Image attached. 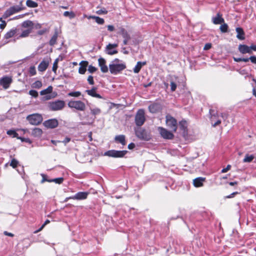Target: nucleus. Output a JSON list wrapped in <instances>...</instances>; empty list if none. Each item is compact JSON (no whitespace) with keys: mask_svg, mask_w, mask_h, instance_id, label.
<instances>
[{"mask_svg":"<svg viewBox=\"0 0 256 256\" xmlns=\"http://www.w3.org/2000/svg\"><path fill=\"white\" fill-rule=\"evenodd\" d=\"M126 68V64L118 58L114 59L109 64L110 71L113 74H118Z\"/></svg>","mask_w":256,"mask_h":256,"instance_id":"obj_1","label":"nucleus"},{"mask_svg":"<svg viewBox=\"0 0 256 256\" xmlns=\"http://www.w3.org/2000/svg\"><path fill=\"white\" fill-rule=\"evenodd\" d=\"M134 132L136 136L140 140L148 141L151 138L150 132L140 126L136 127Z\"/></svg>","mask_w":256,"mask_h":256,"instance_id":"obj_2","label":"nucleus"},{"mask_svg":"<svg viewBox=\"0 0 256 256\" xmlns=\"http://www.w3.org/2000/svg\"><path fill=\"white\" fill-rule=\"evenodd\" d=\"M34 23L30 20H27L24 22L22 24V27L23 28L22 30V33L19 36L20 38H26L29 36L32 32V29L34 28Z\"/></svg>","mask_w":256,"mask_h":256,"instance_id":"obj_3","label":"nucleus"},{"mask_svg":"<svg viewBox=\"0 0 256 256\" xmlns=\"http://www.w3.org/2000/svg\"><path fill=\"white\" fill-rule=\"evenodd\" d=\"M135 123L137 126H141L146 121L144 110L140 109L137 112L135 116Z\"/></svg>","mask_w":256,"mask_h":256,"instance_id":"obj_4","label":"nucleus"},{"mask_svg":"<svg viewBox=\"0 0 256 256\" xmlns=\"http://www.w3.org/2000/svg\"><path fill=\"white\" fill-rule=\"evenodd\" d=\"M26 120L32 125H38L42 123L43 118L41 114H34L27 116Z\"/></svg>","mask_w":256,"mask_h":256,"instance_id":"obj_5","label":"nucleus"},{"mask_svg":"<svg viewBox=\"0 0 256 256\" xmlns=\"http://www.w3.org/2000/svg\"><path fill=\"white\" fill-rule=\"evenodd\" d=\"M166 124L172 132H176V131L178 128L177 120L170 115L166 116Z\"/></svg>","mask_w":256,"mask_h":256,"instance_id":"obj_6","label":"nucleus"},{"mask_svg":"<svg viewBox=\"0 0 256 256\" xmlns=\"http://www.w3.org/2000/svg\"><path fill=\"white\" fill-rule=\"evenodd\" d=\"M68 106L70 108H75L78 110L84 111L86 109L84 103L80 100H71L68 103Z\"/></svg>","mask_w":256,"mask_h":256,"instance_id":"obj_7","label":"nucleus"},{"mask_svg":"<svg viewBox=\"0 0 256 256\" xmlns=\"http://www.w3.org/2000/svg\"><path fill=\"white\" fill-rule=\"evenodd\" d=\"M126 150H110L105 153V155L113 158H122L127 153Z\"/></svg>","mask_w":256,"mask_h":256,"instance_id":"obj_8","label":"nucleus"},{"mask_svg":"<svg viewBox=\"0 0 256 256\" xmlns=\"http://www.w3.org/2000/svg\"><path fill=\"white\" fill-rule=\"evenodd\" d=\"M90 194L89 192H77L75 195L66 198L65 201H68V200L73 199L76 200H84L87 198L88 196Z\"/></svg>","mask_w":256,"mask_h":256,"instance_id":"obj_9","label":"nucleus"},{"mask_svg":"<svg viewBox=\"0 0 256 256\" xmlns=\"http://www.w3.org/2000/svg\"><path fill=\"white\" fill-rule=\"evenodd\" d=\"M158 130L161 136L164 139L172 140L174 138V134L162 127H158Z\"/></svg>","mask_w":256,"mask_h":256,"instance_id":"obj_10","label":"nucleus"},{"mask_svg":"<svg viewBox=\"0 0 256 256\" xmlns=\"http://www.w3.org/2000/svg\"><path fill=\"white\" fill-rule=\"evenodd\" d=\"M65 103L63 100H56L50 103V108L52 110H62L64 106Z\"/></svg>","mask_w":256,"mask_h":256,"instance_id":"obj_11","label":"nucleus"},{"mask_svg":"<svg viewBox=\"0 0 256 256\" xmlns=\"http://www.w3.org/2000/svg\"><path fill=\"white\" fill-rule=\"evenodd\" d=\"M22 10V8L18 6H13L7 10L3 15V18H6L11 15L18 12Z\"/></svg>","mask_w":256,"mask_h":256,"instance_id":"obj_12","label":"nucleus"},{"mask_svg":"<svg viewBox=\"0 0 256 256\" xmlns=\"http://www.w3.org/2000/svg\"><path fill=\"white\" fill-rule=\"evenodd\" d=\"M43 124L48 128H54L58 126V122L56 119L52 118L46 120Z\"/></svg>","mask_w":256,"mask_h":256,"instance_id":"obj_13","label":"nucleus"},{"mask_svg":"<svg viewBox=\"0 0 256 256\" xmlns=\"http://www.w3.org/2000/svg\"><path fill=\"white\" fill-rule=\"evenodd\" d=\"M118 34L124 38L123 43L124 45L127 44L128 41L130 39V36L128 32L123 28H120Z\"/></svg>","mask_w":256,"mask_h":256,"instance_id":"obj_14","label":"nucleus"},{"mask_svg":"<svg viewBox=\"0 0 256 256\" xmlns=\"http://www.w3.org/2000/svg\"><path fill=\"white\" fill-rule=\"evenodd\" d=\"M12 82V78L10 76H4L0 79V85L4 88L6 89Z\"/></svg>","mask_w":256,"mask_h":256,"instance_id":"obj_15","label":"nucleus"},{"mask_svg":"<svg viewBox=\"0 0 256 256\" xmlns=\"http://www.w3.org/2000/svg\"><path fill=\"white\" fill-rule=\"evenodd\" d=\"M118 44H109L106 46V53L110 55H113L118 53V51L116 50Z\"/></svg>","mask_w":256,"mask_h":256,"instance_id":"obj_16","label":"nucleus"},{"mask_svg":"<svg viewBox=\"0 0 256 256\" xmlns=\"http://www.w3.org/2000/svg\"><path fill=\"white\" fill-rule=\"evenodd\" d=\"M98 65L100 68V70L102 72L106 73L108 72V68L106 65V60L102 58H98Z\"/></svg>","mask_w":256,"mask_h":256,"instance_id":"obj_17","label":"nucleus"},{"mask_svg":"<svg viewBox=\"0 0 256 256\" xmlns=\"http://www.w3.org/2000/svg\"><path fill=\"white\" fill-rule=\"evenodd\" d=\"M206 181V178L198 177L193 180V184L196 188H199L204 186V182Z\"/></svg>","mask_w":256,"mask_h":256,"instance_id":"obj_18","label":"nucleus"},{"mask_svg":"<svg viewBox=\"0 0 256 256\" xmlns=\"http://www.w3.org/2000/svg\"><path fill=\"white\" fill-rule=\"evenodd\" d=\"M238 50L242 54H252V52L250 50V46L245 44H240L238 46Z\"/></svg>","mask_w":256,"mask_h":256,"instance_id":"obj_19","label":"nucleus"},{"mask_svg":"<svg viewBox=\"0 0 256 256\" xmlns=\"http://www.w3.org/2000/svg\"><path fill=\"white\" fill-rule=\"evenodd\" d=\"M49 64V60H43L38 66V70L40 72L45 71Z\"/></svg>","mask_w":256,"mask_h":256,"instance_id":"obj_20","label":"nucleus"},{"mask_svg":"<svg viewBox=\"0 0 256 256\" xmlns=\"http://www.w3.org/2000/svg\"><path fill=\"white\" fill-rule=\"evenodd\" d=\"M88 65V62L87 61H82L80 63V68L78 69V72L80 74H84L86 70V67Z\"/></svg>","mask_w":256,"mask_h":256,"instance_id":"obj_21","label":"nucleus"},{"mask_svg":"<svg viewBox=\"0 0 256 256\" xmlns=\"http://www.w3.org/2000/svg\"><path fill=\"white\" fill-rule=\"evenodd\" d=\"M84 17L87 18L88 19H94L96 20V22L100 24H102L104 22V19L102 18H100L98 16H87L86 15H84Z\"/></svg>","mask_w":256,"mask_h":256,"instance_id":"obj_22","label":"nucleus"},{"mask_svg":"<svg viewBox=\"0 0 256 256\" xmlns=\"http://www.w3.org/2000/svg\"><path fill=\"white\" fill-rule=\"evenodd\" d=\"M212 21L214 24H218L223 23L224 20L222 17V16L218 13L216 17L212 18Z\"/></svg>","mask_w":256,"mask_h":256,"instance_id":"obj_23","label":"nucleus"},{"mask_svg":"<svg viewBox=\"0 0 256 256\" xmlns=\"http://www.w3.org/2000/svg\"><path fill=\"white\" fill-rule=\"evenodd\" d=\"M114 140L116 142L121 144L123 146L126 144V136L124 135L121 134L116 136Z\"/></svg>","mask_w":256,"mask_h":256,"instance_id":"obj_24","label":"nucleus"},{"mask_svg":"<svg viewBox=\"0 0 256 256\" xmlns=\"http://www.w3.org/2000/svg\"><path fill=\"white\" fill-rule=\"evenodd\" d=\"M187 127L188 124L186 120H182L179 122V128L181 130L183 131L184 134L187 133Z\"/></svg>","mask_w":256,"mask_h":256,"instance_id":"obj_25","label":"nucleus"},{"mask_svg":"<svg viewBox=\"0 0 256 256\" xmlns=\"http://www.w3.org/2000/svg\"><path fill=\"white\" fill-rule=\"evenodd\" d=\"M236 32L237 33L236 38L240 40L244 39V33L243 30L240 28H236Z\"/></svg>","mask_w":256,"mask_h":256,"instance_id":"obj_26","label":"nucleus"},{"mask_svg":"<svg viewBox=\"0 0 256 256\" xmlns=\"http://www.w3.org/2000/svg\"><path fill=\"white\" fill-rule=\"evenodd\" d=\"M146 64V62H138L135 66V67L134 68V72L136 74H138L140 72L141 68L143 66H144Z\"/></svg>","mask_w":256,"mask_h":256,"instance_id":"obj_27","label":"nucleus"},{"mask_svg":"<svg viewBox=\"0 0 256 256\" xmlns=\"http://www.w3.org/2000/svg\"><path fill=\"white\" fill-rule=\"evenodd\" d=\"M42 134V130L40 128H34L32 130V134L34 137L40 136Z\"/></svg>","mask_w":256,"mask_h":256,"instance_id":"obj_28","label":"nucleus"},{"mask_svg":"<svg viewBox=\"0 0 256 256\" xmlns=\"http://www.w3.org/2000/svg\"><path fill=\"white\" fill-rule=\"evenodd\" d=\"M16 32V29H12L8 32L4 36V38L6 39L10 38L13 37Z\"/></svg>","mask_w":256,"mask_h":256,"instance_id":"obj_29","label":"nucleus"},{"mask_svg":"<svg viewBox=\"0 0 256 256\" xmlns=\"http://www.w3.org/2000/svg\"><path fill=\"white\" fill-rule=\"evenodd\" d=\"M209 114L212 120L214 118H218V112H215L214 110L212 108L210 109Z\"/></svg>","mask_w":256,"mask_h":256,"instance_id":"obj_30","label":"nucleus"},{"mask_svg":"<svg viewBox=\"0 0 256 256\" xmlns=\"http://www.w3.org/2000/svg\"><path fill=\"white\" fill-rule=\"evenodd\" d=\"M6 134L12 138H16L18 139H22L21 138L18 136V134L14 130H10L7 131Z\"/></svg>","mask_w":256,"mask_h":256,"instance_id":"obj_31","label":"nucleus"},{"mask_svg":"<svg viewBox=\"0 0 256 256\" xmlns=\"http://www.w3.org/2000/svg\"><path fill=\"white\" fill-rule=\"evenodd\" d=\"M26 4L28 7L32 8H36L38 6L36 2L32 0H27L26 2Z\"/></svg>","mask_w":256,"mask_h":256,"instance_id":"obj_32","label":"nucleus"},{"mask_svg":"<svg viewBox=\"0 0 256 256\" xmlns=\"http://www.w3.org/2000/svg\"><path fill=\"white\" fill-rule=\"evenodd\" d=\"M87 94L90 96H100V95L96 93V88H94L90 90H86Z\"/></svg>","mask_w":256,"mask_h":256,"instance_id":"obj_33","label":"nucleus"},{"mask_svg":"<svg viewBox=\"0 0 256 256\" xmlns=\"http://www.w3.org/2000/svg\"><path fill=\"white\" fill-rule=\"evenodd\" d=\"M58 33L56 32H55V34H54V36H52V38H51V39L50 40L49 44L50 46H54V44H56L57 38H58Z\"/></svg>","mask_w":256,"mask_h":256,"instance_id":"obj_34","label":"nucleus"},{"mask_svg":"<svg viewBox=\"0 0 256 256\" xmlns=\"http://www.w3.org/2000/svg\"><path fill=\"white\" fill-rule=\"evenodd\" d=\"M52 91V87L49 86L47 88L42 90L40 92L41 95H46L50 94Z\"/></svg>","mask_w":256,"mask_h":256,"instance_id":"obj_35","label":"nucleus"},{"mask_svg":"<svg viewBox=\"0 0 256 256\" xmlns=\"http://www.w3.org/2000/svg\"><path fill=\"white\" fill-rule=\"evenodd\" d=\"M254 159V156L253 155L246 154L243 160L244 162H250Z\"/></svg>","mask_w":256,"mask_h":256,"instance_id":"obj_36","label":"nucleus"},{"mask_svg":"<svg viewBox=\"0 0 256 256\" xmlns=\"http://www.w3.org/2000/svg\"><path fill=\"white\" fill-rule=\"evenodd\" d=\"M64 16L66 17H69L70 19L76 16L75 14L73 12L66 11L64 12Z\"/></svg>","mask_w":256,"mask_h":256,"instance_id":"obj_37","label":"nucleus"},{"mask_svg":"<svg viewBox=\"0 0 256 256\" xmlns=\"http://www.w3.org/2000/svg\"><path fill=\"white\" fill-rule=\"evenodd\" d=\"M158 108V106L156 104H150L148 106L150 111L152 113L156 112L157 111Z\"/></svg>","mask_w":256,"mask_h":256,"instance_id":"obj_38","label":"nucleus"},{"mask_svg":"<svg viewBox=\"0 0 256 256\" xmlns=\"http://www.w3.org/2000/svg\"><path fill=\"white\" fill-rule=\"evenodd\" d=\"M42 86V82L40 80H37L32 84V88H40Z\"/></svg>","mask_w":256,"mask_h":256,"instance_id":"obj_39","label":"nucleus"},{"mask_svg":"<svg viewBox=\"0 0 256 256\" xmlns=\"http://www.w3.org/2000/svg\"><path fill=\"white\" fill-rule=\"evenodd\" d=\"M28 73L30 76H34L36 74V72L34 66H31L29 68Z\"/></svg>","mask_w":256,"mask_h":256,"instance_id":"obj_40","label":"nucleus"},{"mask_svg":"<svg viewBox=\"0 0 256 256\" xmlns=\"http://www.w3.org/2000/svg\"><path fill=\"white\" fill-rule=\"evenodd\" d=\"M18 164V162L15 158H13L10 164V166H11L14 168H17Z\"/></svg>","mask_w":256,"mask_h":256,"instance_id":"obj_41","label":"nucleus"},{"mask_svg":"<svg viewBox=\"0 0 256 256\" xmlns=\"http://www.w3.org/2000/svg\"><path fill=\"white\" fill-rule=\"evenodd\" d=\"M50 222V220H46L44 224L36 230L34 231V234H36L40 232L41 230H42L44 228V226L48 224H49Z\"/></svg>","mask_w":256,"mask_h":256,"instance_id":"obj_42","label":"nucleus"},{"mask_svg":"<svg viewBox=\"0 0 256 256\" xmlns=\"http://www.w3.org/2000/svg\"><path fill=\"white\" fill-rule=\"evenodd\" d=\"M64 178L60 177L51 180V182H54L56 184H61L64 182Z\"/></svg>","mask_w":256,"mask_h":256,"instance_id":"obj_43","label":"nucleus"},{"mask_svg":"<svg viewBox=\"0 0 256 256\" xmlns=\"http://www.w3.org/2000/svg\"><path fill=\"white\" fill-rule=\"evenodd\" d=\"M90 110L91 113L94 116L100 114L101 112L100 110L98 108L90 109Z\"/></svg>","mask_w":256,"mask_h":256,"instance_id":"obj_44","label":"nucleus"},{"mask_svg":"<svg viewBox=\"0 0 256 256\" xmlns=\"http://www.w3.org/2000/svg\"><path fill=\"white\" fill-rule=\"evenodd\" d=\"M228 26L226 24H222L220 26V30L222 32H227Z\"/></svg>","mask_w":256,"mask_h":256,"instance_id":"obj_45","label":"nucleus"},{"mask_svg":"<svg viewBox=\"0 0 256 256\" xmlns=\"http://www.w3.org/2000/svg\"><path fill=\"white\" fill-rule=\"evenodd\" d=\"M41 176H42V180L41 181L42 183H44L45 182H51V180H49V179L47 178L46 175L42 174H41Z\"/></svg>","mask_w":256,"mask_h":256,"instance_id":"obj_46","label":"nucleus"},{"mask_svg":"<svg viewBox=\"0 0 256 256\" xmlns=\"http://www.w3.org/2000/svg\"><path fill=\"white\" fill-rule=\"evenodd\" d=\"M58 59H56L54 61V62L53 64V66H52V70L54 72H56L57 68H58Z\"/></svg>","mask_w":256,"mask_h":256,"instance_id":"obj_47","label":"nucleus"},{"mask_svg":"<svg viewBox=\"0 0 256 256\" xmlns=\"http://www.w3.org/2000/svg\"><path fill=\"white\" fill-rule=\"evenodd\" d=\"M97 70V68H95L94 66H89L88 68V71L90 73H92L95 72Z\"/></svg>","mask_w":256,"mask_h":256,"instance_id":"obj_48","label":"nucleus"},{"mask_svg":"<svg viewBox=\"0 0 256 256\" xmlns=\"http://www.w3.org/2000/svg\"><path fill=\"white\" fill-rule=\"evenodd\" d=\"M0 22H1V24H0V28L2 30H4L6 27V24L5 21L2 20V18H0Z\"/></svg>","mask_w":256,"mask_h":256,"instance_id":"obj_49","label":"nucleus"},{"mask_svg":"<svg viewBox=\"0 0 256 256\" xmlns=\"http://www.w3.org/2000/svg\"><path fill=\"white\" fill-rule=\"evenodd\" d=\"M176 88V84L172 81L170 82V89L172 91H174Z\"/></svg>","mask_w":256,"mask_h":256,"instance_id":"obj_50","label":"nucleus"},{"mask_svg":"<svg viewBox=\"0 0 256 256\" xmlns=\"http://www.w3.org/2000/svg\"><path fill=\"white\" fill-rule=\"evenodd\" d=\"M231 168V166L230 164H228L226 168H223L222 170V173L226 172L228 170H230Z\"/></svg>","mask_w":256,"mask_h":256,"instance_id":"obj_51","label":"nucleus"},{"mask_svg":"<svg viewBox=\"0 0 256 256\" xmlns=\"http://www.w3.org/2000/svg\"><path fill=\"white\" fill-rule=\"evenodd\" d=\"M29 94L31 96H38V92L34 90H30L29 92Z\"/></svg>","mask_w":256,"mask_h":256,"instance_id":"obj_52","label":"nucleus"},{"mask_svg":"<svg viewBox=\"0 0 256 256\" xmlns=\"http://www.w3.org/2000/svg\"><path fill=\"white\" fill-rule=\"evenodd\" d=\"M69 96H80L81 94L79 92H70L68 94Z\"/></svg>","mask_w":256,"mask_h":256,"instance_id":"obj_53","label":"nucleus"},{"mask_svg":"<svg viewBox=\"0 0 256 256\" xmlns=\"http://www.w3.org/2000/svg\"><path fill=\"white\" fill-rule=\"evenodd\" d=\"M108 12L106 10H100L96 12V14H106Z\"/></svg>","mask_w":256,"mask_h":256,"instance_id":"obj_54","label":"nucleus"},{"mask_svg":"<svg viewBox=\"0 0 256 256\" xmlns=\"http://www.w3.org/2000/svg\"><path fill=\"white\" fill-rule=\"evenodd\" d=\"M47 32H48L47 30L45 28V29H43V30H38L37 32V34L38 35H42V34H45Z\"/></svg>","mask_w":256,"mask_h":256,"instance_id":"obj_55","label":"nucleus"},{"mask_svg":"<svg viewBox=\"0 0 256 256\" xmlns=\"http://www.w3.org/2000/svg\"><path fill=\"white\" fill-rule=\"evenodd\" d=\"M211 47H212V44L210 43H208L205 44V46L204 48V50H206L210 49L211 48Z\"/></svg>","mask_w":256,"mask_h":256,"instance_id":"obj_56","label":"nucleus"},{"mask_svg":"<svg viewBox=\"0 0 256 256\" xmlns=\"http://www.w3.org/2000/svg\"><path fill=\"white\" fill-rule=\"evenodd\" d=\"M88 81L90 84H93L94 83L93 77L92 76H90L88 78Z\"/></svg>","mask_w":256,"mask_h":256,"instance_id":"obj_57","label":"nucleus"},{"mask_svg":"<svg viewBox=\"0 0 256 256\" xmlns=\"http://www.w3.org/2000/svg\"><path fill=\"white\" fill-rule=\"evenodd\" d=\"M238 192H232V194H230L228 195V196H226V198H232L234 196H236V194H238Z\"/></svg>","mask_w":256,"mask_h":256,"instance_id":"obj_58","label":"nucleus"},{"mask_svg":"<svg viewBox=\"0 0 256 256\" xmlns=\"http://www.w3.org/2000/svg\"><path fill=\"white\" fill-rule=\"evenodd\" d=\"M250 60L252 63L256 64V56H251L250 58Z\"/></svg>","mask_w":256,"mask_h":256,"instance_id":"obj_59","label":"nucleus"},{"mask_svg":"<svg viewBox=\"0 0 256 256\" xmlns=\"http://www.w3.org/2000/svg\"><path fill=\"white\" fill-rule=\"evenodd\" d=\"M70 138L68 137H66L64 140L62 142L65 145L68 142L70 141Z\"/></svg>","mask_w":256,"mask_h":256,"instance_id":"obj_60","label":"nucleus"},{"mask_svg":"<svg viewBox=\"0 0 256 256\" xmlns=\"http://www.w3.org/2000/svg\"><path fill=\"white\" fill-rule=\"evenodd\" d=\"M228 114L227 113L222 112L220 114V116L225 120L228 118Z\"/></svg>","mask_w":256,"mask_h":256,"instance_id":"obj_61","label":"nucleus"},{"mask_svg":"<svg viewBox=\"0 0 256 256\" xmlns=\"http://www.w3.org/2000/svg\"><path fill=\"white\" fill-rule=\"evenodd\" d=\"M108 30L113 32L114 30V27L112 25H108L107 26Z\"/></svg>","mask_w":256,"mask_h":256,"instance_id":"obj_62","label":"nucleus"},{"mask_svg":"<svg viewBox=\"0 0 256 256\" xmlns=\"http://www.w3.org/2000/svg\"><path fill=\"white\" fill-rule=\"evenodd\" d=\"M42 28V24L38 23L34 24V28L36 29H39Z\"/></svg>","mask_w":256,"mask_h":256,"instance_id":"obj_63","label":"nucleus"},{"mask_svg":"<svg viewBox=\"0 0 256 256\" xmlns=\"http://www.w3.org/2000/svg\"><path fill=\"white\" fill-rule=\"evenodd\" d=\"M134 147H135V144L133 142H132L128 145V148L130 150H132V149L134 148Z\"/></svg>","mask_w":256,"mask_h":256,"instance_id":"obj_64","label":"nucleus"}]
</instances>
